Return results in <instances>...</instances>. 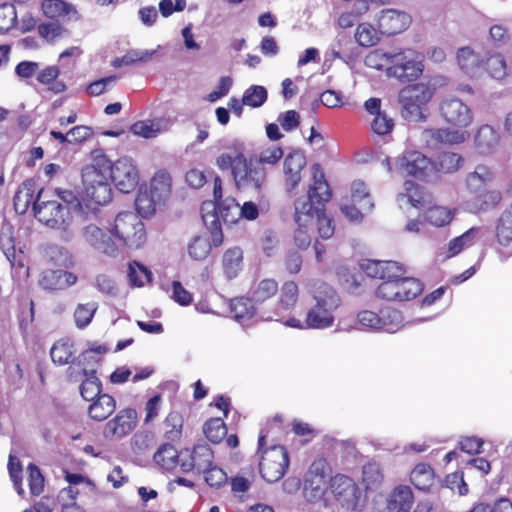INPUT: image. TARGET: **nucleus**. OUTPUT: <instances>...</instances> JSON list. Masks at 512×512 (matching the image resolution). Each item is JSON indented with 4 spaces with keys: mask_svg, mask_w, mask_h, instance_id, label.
Wrapping results in <instances>:
<instances>
[{
    "mask_svg": "<svg viewBox=\"0 0 512 512\" xmlns=\"http://www.w3.org/2000/svg\"><path fill=\"white\" fill-rule=\"evenodd\" d=\"M59 199L50 200L48 194H36L33 212L35 217L46 226L64 232L63 238L69 240L68 231L70 212L79 213L85 217L96 215L100 207L112 201V194H56Z\"/></svg>",
    "mask_w": 512,
    "mask_h": 512,
    "instance_id": "1",
    "label": "nucleus"
},
{
    "mask_svg": "<svg viewBox=\"0 0 512 512\" xmlns=\"http://www.w3.org/2000/svg\"><path fill=\"white\" fill-rule=\"evenodd\" d=\"M314 304L307 311L304 323L299 319L290 317L284 324L292 328L327 329L333 326L334 313L340 307L341 299L337 292L327 284H321L315 292Z\"/></svg>",
    "mask_w": 512,
    "mask_h": 512,
    "instance_id": "2",
    "label": "nucleus"
},
{
    "mask_svg": "<svg viewBox=\"0 0 512 512\" xmlns=\"http://www.w3.org/2000/svg\"><path fill=\"white\" fill-rule=\"evenodd\" d=\"M360 266L367 276L383 280L376 290L378 298L399 301L397 278L405 274L403 265L395 261L367 259L363 260Z\"/></svg>",
    "mask_w": 512,
    "mask_h": 512,
    "instance_id": "3",
    "label": "nucleus"
},
{
    "mask_svg": "<svg viewBox=\"0 0 512 512\" xmlns=\"http://www.w3.org/2000/svg\"><path fill=\"white\" fill-rule=\"evenodd\" d=\"M431 194H398L397 204L401 210L409 215L415 209L425 214V219L432 225L442 227L449 224L454 212L444 206H431Z\"/></svg>",
    "mask_w": 512,
    "mask_h": 512,
    "instance_id": "4",
    "label": "nucleus"
},
{
    "mask_svg": "<svg viewBox=\"0 0 512 512\" xmlns=\"http://www.w3.org/2000/svg\"><path fill=\"white\" fill-rule=\"evenodd\" d=\"M111 236L121 245L139 249L146 242V229L139 216L133 212H120L109 227Z\"/></svg>",
    "mask_w": 512,
    "mask_h": 512,
    "instance_id": "5",
    "label": "nucleus"
},
{
    "mask_svg": "<svg viewBox=\"0 0 512 512\" xmlns=\"http://www.w3.org/2000/svg\"><path fill=\"white\" fill-rule=\"evenodd\" d=\"M334 499L347 512H363L368 503L366 493L349 476L337 474L330 479Z\"/></svg>",
    "mask_w": 512,
    "mask_h": 512,
    "instance_id": "6",
    "label": "nucleus"
},
{
    "mask_svg": "<svg viewBox=\"0 0 512 512\" xmlns=\"http://www.w3.org/2000/svg\"><path fill=\"white\" fill-rule=\"evenodd\" d=\"M265 438L266 435L263 433L258 438L259 470L266 482L275 483L284 476L289 465V457L286 449L281 445L264 449Z\"/></svg>",
    "mask_w": 512,
    "mask_h": 512,
    "instance_id": "7",
    "label": "nucleus"
},
{
    "mask_svg": "<svg viewBox=\"0 0 512 512\" xmlns=\"http://www.w3.org/2000/svg\"><path fill=\"white\" fill-rule=\"evenodd\" d=\"M433 89L427 84L417 83L403 88L399 93L402 117L410 122L425 121L426 104L433 96Z\"/></svg>",
    "mask_w": 512,
    "mask_h": 512,
    "instance_id": "8",
    "label": "nucleus"
},
{
    "mask_svg": "<svg viewBox=\"0 0 512 512\" xmlns=\"http://www.w3.org/2000/svg\"><path fill=\"white\" fill-rule=\"evenodd\" d=\"M332 473L330 464L324 458L315 459L303 477V497L309 504L320 502L329 487Z\"/></svg>",
    "mask_w": 512,
    "mask_h": 512,
    "instance_id": "9",
    "label": "nucleus"
},
{
    "mask_svg": "<svg viewBox=\"0 0 512 512\" xmlns=\"http://www.w3.org/2000/svg\"><path fill=\"white\" fill-rule=\"evenodd\" d=\"M388 76L402 82L416 80L423 72V56L413 49L392 50Z\"/></svg>",
    "mask_w": 512,
    "mask_h": 512,
    "instance_id": "10",
    "label": "nucleus"
},
{
    "mask_svg": "<svg viewBox=\"0 0 512 512\" xmlns=\"http://www.w3.org/2000/svg\"><path fill=\"white\" fill-rule=\"evenodd\" d=\"M399 173L405 177H410L415 181L433 184L435 183V173L432 170L431 158H428L419 151H409L404 153L395 161Z\"/></svg>",
    "mask_w": 512,
    "mask_h": 512,
    "instance_id": "11",
    "label": "nucleus"
},
{
    "mask_svg": "<svg viewBox=\"0 0 512 512\" xmlns=\"http://www.w3.org/2000/svg\"><path fill=\"white\" fill-rule=\"evenodd\" d=\"M233 179L237 189L256 191L262 189L266 180V171L252 157L248 160L243 152L238 150Z\"/></svg>",
    "mask_w": 512,
    "mask_h": 512,
    "instance_id": "12",
    "label": "nucleus"
},
{
    "mask_svg": "<svg viewBox=\"0 0 512 512\" xmlns=\"http://www.w3.org/2000/svg\"><path fill=\"white\" fill-rule=\"evenodd\" d=\"M439 112L443 120L455 128H468L474 121L470 106L453 95L442 98Z\"/></svg>",
    "mask_w": 512,
    "mask_h": 512,
    "instance_id": "13",
    "label": "nucleus"
},
{
    "mask_svg": "<svg viewBox=\"0 0 512 512\" xmlns=\"http://www.w3.org/2000/svg\"><path fill=\"white\" fill-rule=\"evenodd\" d=\"M298 295L297 284L294 281L285 282L280 289L279 302L273 309L264 307L260 312V319L263 321H282L294 308Z\"/></svg>",
    "mask_w": 512,
    "mask_h": 512,
    "instance_id": "14",
    "label": "nucleus"
},
{
    "mask_svg": "<svg viewBox=\"0 0 512 512\" xmlns=\"http://www.w3.org/2000/svg\"><path fill=\"white\" fill-rule=\"evenodd\" d=\"M332 194H302L295 201V222L309 225L325 209Z\"/></svg>",
    "mask_w": 512,
    "mask_h": 512,
    "instance_id": "15",
    "label": "nucleus"
},
{
    "mask_svg": "<svg viewBox=\"0 0 512 512\" xmlns=\"http://www.w3.org/2000/svg\"><path fill=\"white\" fill-rule=\"evenodd\" d=\"M0 249L19 277L28 276V268L25 266L26 256L21 249L16 250L13 227L3 225L0 230Z\"/></svg>",
    "mask_w": 512,
    "mask_h": 512,
    "instance_id": "16",
    "label": "nucleus"
},
{
    "mask_svg": "<svg viewBox=\"0 0 512 512\" xmlns=\"http://www.w3.org/2000/svg\"><path fill=\"white\" fill-rule=\"evenodd\" d=\"M466 128H437L425 129L421 133V140L428 147H435L438 144L457 145L464 143L470 138Z\"/></svg>",
    "mask_w": 512,
    "mask_h": 512,
    "instance_id": "17",
    "label": "nucleus"
},
{
    "mask_svg": "<svg viewBox=\"0 0 512 512\" xmlns=\"http://www.w3.org/2000/svg\"><path fill=\"white\" fill-rule=\"evenodd\" d=\"M220 196H213L210 200L203 201L201 205V216L207 229L210 231L212 242L215 247L223 243V232L220 220Z\"/></svg>",
    "mask_w": 512,
    "mask_h": 512,
    "instance_id": "18",
    "label": "nucleus"
},
{
    "mask_svg": "<svg viewBox=\"0 0 512 512\" xmlns=\"http://www.w3.org/2000/svg\"><path fill=\"white\" fill-rule=\"evenodd\" d=\"M108 179L114 182L118 192H130L137 181V170L131 159L123 157L112 164Z\"/></svg>",
    "mask_w": 512,
    "mask_h": 512,
    "instance_id": "19",
    "label": "nucleus"
},
{
    "mask_svg": "<svg viewBox=\"0 0 512 512\" xmlns=\"http://www.w3.org/2000/svg\"><path fill=\"white\" fill-rule=\"evenodd\" d=\"M137 424V412L133 408L120 410L108 421L104 428V436L121 438L131 433Z\"/></svg>",
    "mask_w": 512,
    "mask_h": 512,
    "instance_id": "20",
    "label": "nucleus"
},
{
    "mask_svg": "<svg viewBox=\"0 0 512 512\" xmlns=\"http://www.w3.org/2000/svg\"><path fill=\"white\" fill-rule=\"evenodd\" d=\"M341 211L351 222L360 223L374 207L370 194H350L341 203Z\"/></svg>",
    "mask_w": 512,
    "mask_h": 512,
    "instance_id": "21",
    "label": "nucleus"
},
{
    "mask_svg": "<svg viewBox=\"0 0 512 512\" xmlns=\"http://www.w3.org/2000/svg\"><path fill=\"white\" fill-rule=\"evenodd\" d=\"M213 458V451L208 445L198 444L191 453L185 452V459L181 463V470L189 472L195 469L202 473L213 465Z\"/></svg>",
    "mask_w": 512,
    "mask_h": 512,
    "instance_id": "22",
    "label": "nucleus"
},
{
    "mask_svg": "<svg viewBox=\"0 0 512 512\" xmlns=\"http://www.w3.org/2000/svg\"><path fill=\"white\" fill-rule=\"evenodd\" d=\"M411 20V16L404 11L386 9L379 15L378 25L383 34L393 35L406 30Z\"/></svg>",
    "mask_w": 512,
    "mask_h": 512,
    "instance_id": "23",
    "label": "nucleus"
},
{
    "mask_svg": "<svg viewBox=\"0 0 512 512\" xmlns=\"http://www.w3.org/2000/svg\"><path fill=\"white\" fill-rule=\"evenodd\" d=\"M364 108L371 116H373L371 129L375 134L387 135L392 131L394 121L386 114V112L382 111L381 99L375 97L367 99L364 103Z\"/></svg>",
    "mask_w": 512,
    "mask_h": 512,
    "instance_id": "24",
    "label": "nucleus"
},
{
    "mask_svg": "<svg viewBox=\"0 0 512 512\" xmlns=\"http://www.w3.org/2000/svg\"><path fill=\"white\" fill-rule=\"evenodd\" d=\"M432 170L435 173V183L442 175L457 172L464 164V158L453 151H441L431 158Z\"/></svg>",
    "mask_w": 512,
    "mask_h": 512,
    "instance_id": "25",
    "label": "nucleus"
},
{
    "mask_svg": "<svg viewBox=\"0 0 512 512\" xmlns=\"http://www.w3.org/2000/svg\"><path fill=\"white\" fill-rule=\"evenodd\" d=\"M414 502L412 490L407 485L395 487L386 499V512H409Z\"/></svg>",
    "mask_w": 512,
    "mask_h": 512,
    "instance_id": "26",
    "label": "nucleus"
},
{
    "mask_svg": "<svg viewBox=\"0 0 512 512\" xmlns=\"http://www.w3.org/2000/svg\"><path fill=\"white\" fill-rule=\"evenodd\" d=\"M496 181L493 171L485 165H477L474 171L468 173L465 178V185L471 192H478L494 187Z\"/></svg>",
    "mask_w": 512,
    "mask_h": 512,
    "instance_id": "27",
    "label": "nucleus"
},
{
    "mask_svg": "<svg viewBox=\"0 0 512 512\" xmlns=\"http://www.w3.org/2000/svg\"><path fill=\"white\" fill-rule=\"evenodd\" d=\"M306 165V157L301 151L289 153L283 162L285 180L291 188H295L301 180V171Z\"/></svg>",
    "mask_w": 512,
    "mask_h": 512,
    "instance_id": "28",
    "label": "nucleus"
},
{
    "mask_svg": "<svg viewBox=\"0 0 512 512\" xmlns=\"http://www.w3.org/2000/svg\"><path fill=\"white\" fill-rule=\"evenodd\" d=\"M82 234L88 244L102 253L113 255L117 250L112 239L95 225L86 226Z\"/></svg>",
    "mask_w": 512,
    "mask_h": 512,
    "instance_id": "29",
    "label": "nucleus"
},
{
    "mask_svg": "<svg viewBox=\"0 0 512 512\" xmlns=\"http://www.w3.org/2000/svg\"><path fill=\"white\" fill-rule=\"evenodd\" d=\"M42 10L46 17L69 21L77 19V10L73 5L63 0H44Z\"/></svg>",
    "mask_w": 512,
    "mask_h": 512,
    "instance_id": "30",
    "label": "nucleus"
},
{
    "mask_svg": "<svg viewBox=\"0 0 512 512\" xmlns=\"http://www.w3.org/2000/svg\"><path fill=\"white\" fill-rule=\"evenodd\" d=\"M460 69L470 77H476L483 70V59L469 47H462L457 52Z\"/></svg>",
    "mask_w": 512,
    "mask_h": 512,
    "instance_id": "31",
    "label": "nucleus"
},
{
    "mask_svg": "<svg viewBox=\"0 0 512 512\" xmlns=\"http://www.w3.org/2000/svg\"><path fill=\"white\" fill-rule=\"evenodd\" d=\"M154 462L164 470H172L181 466L185 459V452L178 453L176 448L171 444H163L154 454Z\"/></svg>",
    "mask_w": 512,
    "mask_h": 512,
    "instance_id": "32",
    "label": "nucleus"
},
{
    "mask_svg": "<svg viewBox=\"0 0 512 512\" xmlns=\"http://www.w3.org/2000/svg\"><path fill=\"white\" fill-rule=\"evenodd\" d=\"M108 180V175L99 172L97 167L85 166L82 169V182L85 192H95L97 190L111 192Z\"/></svg>",
    "mask_w": 512,
    "mask_h": 512,
    "instance_id": "33",
    "label": "nucleus"
},
{
    "mask_svg": "<svg viewBox=\"0 0 512 512\" xmlns=\"http://www.w3.org/2000/svg\"><path fill=\"white\" fill-rule=\"evenodd\" d=\"M252 302V299L245 297H238L231 300V314L237 322L244 324L254 316L260 318V312L264 307L257 308Z\"/></svg>",
    "mask_w": 512,
    "mask_h": 512,
    "instance_id": "34",
    "label": "nucleus"
},
{
    "mask_svg": "<svg viewBox=\"0 0 512 512\" xmlns=\"http://www.w3.org/2000/svg\"><path fill=\"white\" fill-rule=\"evenodd\" d=\"M501 201V194H471L465 201L464 209L470 213L487 212Z\"/></svg>",
    "mask_w": 512,
    "mask_h": 512,
    "instance_id": "35",
    "label": "nucleus"
},
{
    "mask_svg": "<svg viewBox=\"0 0 512 512\" xmlns=\"http://www.w3.org/2000/svg\"><path fill=\"white\" fill-rule=\"evenodd\" d=\"M166 196L167 194H137L135 199L137 212L143 218L151 217L164 204Z\"/></svg>",
    "mask_w": 512,
    "mask_h": 512,
    "instance_id": "36",
    "label": "nucleus"
},
{
    "mask_svg": "<svg viewBox=\"0 0 512 512\" xmlns=\"http://www.w3.org/2000/svg\"><path fill=\"white\" fill-rule=\"evenodd\" d=\"M115 408V399L108 394H102L89 406L88 413L92 419L103 421L114 412Z\"/></svg>",
    "mask_w": 512,
    "mask_h": 512,
    "instance_id": "37",
    "label": "nucleus"
},
{
    "mask_svg": "<svg viewBox=\"0 0 512 512\" xmlns=\"http://www.w3.org/2000/svg\"><path fill=\"white\" fill-rule=\"evenodd\" d=\"M222 265L227 278H236L243 268L242 250L239 247L226 250L223 254Z\"/></svg>",
    "mask_w": 512,
    "mask_h": 512,
    "instance_id": "38",
    "label": "nucleus"
},
{
    "mask_svg": "<svg viewBox=\"0 0 512 512\" xmlns=\"http://www.w3.org/2000/svg\"><path fill=\"white\" fill-rule=\"evenodd\" d=\"M81 374L85 379L80 385V394L86 401H94L101 395V382L96 376V371L93 368H83Z\"/></svg>",
    "mask_w": 512,
    "mask_h": 512,
    "instance_id": "39",
    "label": "nucleus"
},
{
    "mask_svg": "<svg viewBox=\"0 0 512 512\" xmlns=\"http://www.w3.org/2000/svg\"><path fill=\"white\" fill-rule=\"evenodd\" d=\"M220 196V220L224 224H234L240 219V205L229 194H212Z\"/></svg>",
    "mask_w": 512,
    "mask_h": 512,
    "instance_id": "40",
    "label": "nucleus"
},
{
    "mask_svg": "<svg viewBox=\"0 0 512 512\" xmlns=\"http://www.w3.org/2000/svg\"><path fill=\"white\" fill-rule=\"evenodd\" d=\"M168 129V123L162 119L152 121H138L131 126L134 135L147 139L154 138Z\"/></svg>",
    "mask_w": 512,
    "mask_h": 512,
    "instance_id": "41",
    "label": "nucleus"
},
{
    "mask_svg": "<svg viewBox=\"0 0 512 512\" xmlns=\"http://www.w3.org/2000/svg\"><path fill=\"white\" fill-rule=\"evenodd\" d=\"M478 233L479 228L472 227L462 235L452 239L447 245L445 258L454 257L465 248L472 246L475 243Z\"/></svg>",
    "mask_w": 512,
    "mask_h": 512,
    "instance_id": "42",
    "label": "nucleus"
},
{
    "mask_svg": "<svg viewBox=\"0 0 512 512\" xmlns=\"http://www.w3.org/2000/svg\"><path fill=\"white\" fill-rule=\"evenodd\" d=\"M474 141L481 153H488L496 147L498 135L492 126L484 124L478 128Z\"/></svg>",
    "mask_w": 512,
    "mask_h": 512,
    "instance_id": "43",
    "label": "nucleus"
},
{
    "mask_svg": "<svg viewBox=\"0 0 512 512\" xmlns=\"http://www.w3.org/2000/svg\"><path fill=\"white\" fill-rule=\"evenodd\" d=\"M410 481L415 488L427 491L434 481V473L430 465L425 463L417 464L411 471Z\"/></svg>",
    "mask_w": 512,
    "mask_h": 512,
    "instance_id": "44",
    "label": "nucleus"
},
{
    "mask_svg": "<svg viewBox=\"0 0 512 512\" xmlns=\"http://www.w3.org/2000/svg\"><path fill=\"white\" fill-rule=\"evenodd\" d=\"M213 242L205 235L194 236L188 243V254L195 261L205 260L212 248Z\"/></svg>",
    "mask_w": 512,
    "mask_h": 512,
    "instance_id": "45",
    "label": "nucleus"
},
{
    "mask_svg": "<svg viewBox=\"0 0 512 512\" xmlns=\"http://www.w3.org/2000/svg\"><path fill=\"white\" fill-rule=\"evenodd\" d=\"M397 290L399 301H409L421 294L423 286L418 279L402 275L397 278Z\"/></svg>",
    "mask_w": 512,
    "mask_h": 512,
    "instance_id": "46",
    "label": "nucleus"
},
{
    "mask_svg": "<svg viewBox=\"0 0 512 512\" xmlns=\"http://www.w3.org/2000/svg\"><path fill=\"white\" fill-rule=\"evenodd\" d=\"M45 256L50 263L62 268L74 266V259L70 251L58 245H50L45 250Z\"/></svg>",
    "mask_w": 512,
    "mask_h": 512,
    "instance_id": "47",
    "label": "nucleus"
},
{
    "mask_svg": "<svg viewBox=\"0 0 512 512\" xmlns=\"http://www.w3.org/2000/svg\"><path fill=\"white\" fill-rule=\"evenodd\" d=\"M403 316L400 311L384 308L380 311L381 331L395 333L403 326Z\"/></svg>",
    "mask_w": 512,
    "mask_h": 512,
    "instance_id": "48",
    "label": "nucleus"
},
{
    "mask_svg": "<svg viewBox=\"0 0 512 512\" xmlns=\"http://www.w3.org/2000/svg\"><path fill=\"white\" fill-rule=\"evenodd\" d=\"M486 70L495 80L504 79L511 71L504 57L499 53L492 54L486 59Z\"/></svg>",
    "mask_w": 512,
    "mask_h": 512,
    "instance_id": "49",
    "label": "nucleus"
},
{
    "mask_svg": "<svg viewBox=\"0 0 512 512\" xmlns=\"http://www.w3.org/2000/svg\"><path fill=\"white\" fill-rule=\"evenodd\" d=\"M39 35L50 43L57 42L69 36L68 30L58 22L50 21L38 26Z\"/></svg>",
    "mask_w": 512,
    "mask_h": 512,
    "instance_id": "50",
    "label": "nucleus"
},
{
    "mask_svg": "<svg viewBox=\"0 0 512 512\" xmlns=\"http://www.w3.org/2000/svg\"><path fill=\"white\" fill-rule=\"evenodd\" d=\"M383 481V474L377 462H369L363 466L362 482L366 490L376 489Z\"/></svg>",
    "mask_w": 512,
    "mask_h": 512,
    "instance_id": "51",
    "label": "nucleus"
},
{
    "mask_svg": "<svg viewBox=\"0 0 512 512\" xmlns=\"http://www.w3.org/2000/svg\"><path fill=\"white\" fill-rule=\"evenodd\" d=\"M18 23V15L12 3L0 4V34L14 29Z\"/></svg>",
    "mask_w": 512,
    "mask_h": 512,
    "instance_id": "52",
    "label": "nucleus"
},
{
    "mask_svg": "<svg viewBox=\"0 0 512 512\" xmlns=\"http://www.w3.org/2000/svg\"><path fill=\"white\" fill-rule=\"evenodd\" d=\"M183 417L180 413L172 411L170 412L165 421V438L170 441H176L181 437L183 428Z\"/></svg>",
    "mask_w": 512,
    "mask_h": 512,
    "instance_id": "53",
    "label": "nucleus"
},
{
    "mask_svg": "<svg viewBox=\"0 0 512 512\" xmlns=\"http://www.w3.org/2000/svg\"><path fill=\"white\" fill-rule=\"evenodd\" d=\"M278 291V284L273 279L261 280L252 294V300L255 304H262L267 299L274 296Z\"/></svg>",
    "mask_w": 512,
    "mask_h": 512,
    "instance_id": "54",
    "label": "nucleus"
},
{
    "mask_svg": "<svg viewBox=\"0 0 512 512\" xmlns=\"http://www.w3.org/2000/svg\"><path fill=\"white\" fill-rule=\"evenodd\" d=\"M497 240L501 245H508L512 240V205L505 211L498 222L496 229Z\"/></svg>",
    "mask_w": 512,
    "mask_h": 512,
    "instance_id": "55",
    "label": "nucleus"
},
{
    "mask_svg": "<svg viewBox=\"0 0 512 512\" xmlns=\"http://www.w3.org/2000/svg\"><path fill=\"white\" fill-rule=\"evenodd\" d=\"M204 434L212 443H220L227 434V428L222 418H211L204 425Z\"/></svg>",
    "mask_w": 512,
    "mask_h": 512,
    "instance_id": "56",
    "label": "nucleus"
},
{
    "mask_svg": "<svg viewBox=\"0 0 512 512\" xmlns=\"http://www.w3.org/2000/svg\"><path fill=\"white\" fill-rule=\"evenodd\" d=\"M391 54L392 50L385 52L382 49H375L366 55L364 60L365 65L376 70L386 68L388 71V67L391 66Z\"/></svg>",
    "mask_w": 512,
    "mask_h": 512,
    "instance_id": "57",
    "label": "nucleus"
},
{
    "mask_svg": "<svg viewBox=\"0 0 512 512\" xmlns=\"http://www.w3.org/2000/svg\"><path fill=\"white\" fill-rule=\"evenodd\" d=\"M97 309L98 305L96 302L78 304L74 312L76 326L80 329L87 327L92 321Z\"/></svg>",
    "mask_w": 512,
    "mask_h": 512,
    "instance_id": "58",
    "label": "nucleus"
},
{
    "mask_svg": "<svg viewBox=\"0 0 512 512\" xmlns=\"http://www.w3.org/2000/svg\"><path fill=\"white\" fill-rule=\"evenodd\" d=\"M377 30L368 23H361L358 25L355 33V40L360 46L370 47L377 44L379 41Z\"/></svg>",
    "mask_w": 512,
    "mask_h": 512,
    "instance_id": "59",
    "label": "nucleus"
},
{
    "mask_svg": "<svg viewBox=\"0 0 512 512\" xmlns=\"http://www.w3.org/2000/svg\"><path fill=\"white\" fill-rule=\"evenodd\" d=\"M267 100V90L264 86L252 85L244 92L242 104L257 108L262 106Z\"/></svg>",
    "mask_w": 512,
    "mask_h": 512,
    "instance_id": "60",
    "label": "nucleus"
},
{
    "mask_svg": "<svg viewBox=\"0 0 512 512\" xmlns=\"http://www.w3.org/2000/svg\"><path fill=\"white\" fill-rule=\"evenodd\" d=\"M128 277L131 285L142 287L151 281V272L139 262L133 261L128 267Z\"/></svg>",
    "mask_w": 512,
    "mask_h": 512,
    "instance_id": "61",
    "label": "nucleus"
},
{
    "mask_svg": "<svg viewBox=\"0 0 512 512\" xmlns=\"http://www.w3.org/2000/svg\"><path fill=\"white\" fill-rule=\"evenodd\" d=\"M50 355L54 363L67 364L73 355L72 344L68 341H58L52 346Z\"/></svg>",
    "mask_w": 512,
    "mask_h": 512,
    "instance_id": "62",
    "label": "nucleus"
},
{
    "mask_svg": "<svg viewBox=\"0 0 512 512\" xmlns=\"http://www.w3.org/2000/svg\"><path fill=\"white\" fill-rule=\"evenodd\" d=\"M357 322L362 330L381 331L380 313L363 310L357 314Z\"/></svg>",
    "mask_w": 512,
    "mask_h": 512,
    "instance_id": "63",
    "label": "nucleus"
},
{
    "mask_svg": "<svg viewBox=\"0 0 512 512\" xmlns=\"http://www.w3.org/2000/svg\"><path fill=\"white\" fill-rule=\"evenodd\" d=\"M205 482L211 487L218 489L227 483L228 477L226 472L218 466L212 465L202 472Z\"/></svg>",
    "mask_w": 512,
    "mask_h": 512,
    "instance_id": "64",
    "label": "nucleus"
}]
</instances>
